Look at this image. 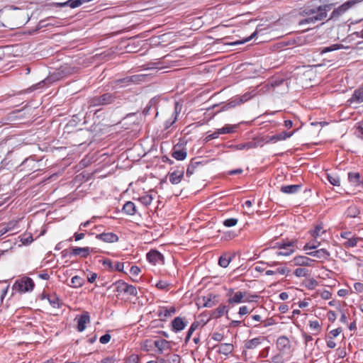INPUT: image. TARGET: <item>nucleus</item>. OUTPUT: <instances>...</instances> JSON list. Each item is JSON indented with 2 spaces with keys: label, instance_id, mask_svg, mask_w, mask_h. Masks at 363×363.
I'll use <instances>...</instances> for the list:
<instances>
[{
  "label": "nucleus",
  "instance_id": "nucleus-1",
  "mask_svg": "<svg viewBox=\"0 0 363 363\" xmlns=\"http://www.w3.org/2000/svg\"><path fill=\"white\" fill-rule=\"evenodd\" d=\"M333 4H324L315 7H306L300 11V16L304 17L298 21L299 26L315 24L318 21L325 20L327 13L333 9Z\"/></svg>",
  "mask_w": 363,
  "mask_h": 363
},
{
  "label": "nucleus",
  "instance_id": "nucleus-2",
  "mask_svg": "<svg viewBox=\"0 0 363 363\" xmlns=\"http://www.w3.org/2000/svg\"><path fill=\"white\" fill-rule=\"evenodd\" d=\"M353 0H348L337 8L334 9L328 21H338L349 9L356 6Z\"/></svg>",
  "mask_w": 363,
  "mask_h": 363
},
{
  "label": "nucleus",
  "instance_id": "nucleus-3",
  "mask_svg": "<svg viewBox=\"0 0 363 363\" xmlns=\"http://www.w3.org/2000/svg\"><path fill=\"white\" fill-rule=\"evenodd\" d=\"M228 296H230L228 300L229 304H238L251 301L250 296L247 295V292L237 291L234 293L233 289L228 290Z\"/></svg>",
  "mask_w": 363,
  "mask_h": 363
},
{
  "label": "nucleus",
  "instance_id": "nucleus-4",
  "mask_svg": "<svg viewBox=\"0 0 363 363\" xmlns=\"http://www.w3.org/2000/svg\"><path fill=\"white\" fill-rule=\"evenodd\" d=\"M114 100L115 96L110 93H106L101 96H95L89 100V108L108 105L113 103Z\"/></svg>",
  "mask_w": 363,
  "mask_h": 363
},
{
  "label": "nucleus",
  "instance_id": "nucleus-5",
  "mask_svg": "<svg viewBox=\"0 0 363 363\" xmlns=\"http://www.w3.org/2000/svg\"><path fill=\"white\" fill-rule=\"evenodd\" d=\"M274 247L279 249V250L276 252L277 256H289L295 252V242L287 241L277 242Z\"/></svg>",
  "mask_w": 363,
  "mask_h": 363
},
{
  "label": "nucleus",
  "instance_id": "nucleus-6",
  "mask_svg": "<svg viewBox=\"0 0 363 363\" xmlns=\"http://www.w3.org/2000/svg\"><path fill=\"white\" fill-rule=\"evenodd\" d=\"M14 287L21 292H27L33 290L34 283L30 278L25 277L16 281Z\"/></svg>",
  "mask_w": 363,
  "mask_h": 363
},
{
  "label": "nucleus",
  "instance_id": "nucleus-7",
  "mask_svg": "<svg viewBox=\"0 0 363 363\" xmlns=\"http://www.w3.org/2000/svg\"><path fill=\"white\" fill-rule=\"evenodd\" d=\"M172 330L178 333L184 330L188 325V321L184 318L176 317L172 321Z\"/></svg>",
  "mask_w": 363,
  "mask_h": 363
},
{
  "label": "nucleus",
  "instance_id": "nucleus-8",
  "mask_svg": "<svg viewBox=\"0 0 363 363\" xmlns=\"http://www.w3.org/2000/svg\"><path fill=\"white\" fill-rule=\"evenodd\" d=\"M294 265L301 267H311L313 265L315 260L306 256H296L293 259Z\"/></svg>",
  "mask_w": 363,
  "mask_h": 363
},
{
  "label": "nucleus",
  "instance_id": "nucleus-9",
  "mask_svg": "<svg viewBox=\"0 0 363 363\" xmlns=\"http://www.w3.org/2000/svg\"><path fill=\"white\" fill-rule=\"evenodd\" d=\"M92 251V249L89 247H75L72 249V252L70 253L71 256H80L83 258H86L91 252Z\"/></svg>",
  "mask_w": 363,
  "mask_h": 363
},
{
  "label": "nucleus",
  "instance_id": "nucleus-10",
  "mask_svg": "<svg viewBox=\"0 0 363 363\" xmlns=\"http://www.w3.org/2000/svg\"><path fill=\"white\" fill-rule=\"evenodd\" d=\"M96 238L108 243L116 242L118 240V235L113 233H103L98 234L96 235Z\"/></svg>",
  "mask_w": 363,
  "mask_h": 363
},
{
  "label": "nucleus",
  "instance_id": "nucleus-11",
  "mask_svg": "<svg viewBox=\"0 0 363 363\" xmlns=\"http://www.w3.org/2000/svg\"><path fill=\"white\" fill-rule=\"evenodd\" d=\"M77 320V330L82 332L86 328V325L89 323L90 317L87 312L83 313L79 318H76Z\"/></svg>",
  "mask_w": 363,
  "mask_h": 363
},
{
  "label": "nucleus",
  "instance_id": "nucleus-12",
  "mask_svg": "<svg viewBox=\"0 0 363 363\" xmlns=\"http://www.w3.org/2000/svg\"><path fill=\"white\" fill-rule=\"evenodd\" d=\"M147 259L153 264L163 262V255L157 250H151L147 254Z\"/></svg>",
  "mask_w": 363,
  "mask_h": 363
},
{
  "label": "nucleus",
  "instance_id": "nucleus-13",
  "mask_svg": "<svg viewBox=\"0 0 363 363\" xmlns=\"http://www.w3.org/2000/svg\"><path fill=\"white\" fill-rule=\"evenodd\" d=\"M187 155L186 150L177 145L174 147L172 156L177 160H184Z\"/></svg>",
  "mask_w": 363,
  "mask_h": 363
},
{
  "label": "nucleus",
  "instance_id": "nucleus-14",
  "mask_svg": "<svg viewBox=\"0 0 363 363\" xmlns=\"http://www.w3.org/2000/svg\"><path fill=\"white\" fill-rule=\"evenodd\" d=\"M307 255L316 257L319 259L326 260L329 258L330 254L325 249H320L310 252H307Z\"/></svg>",
  "mask_w": 363,
  "mask_h": 363
},
{
  "label": "nucleus",
  "instance_id": "nucleus-15",
  "mask_svg": "<svg viewBox=\"0 0 363 363\" xmlns=\"http://www.w3.org/2000/svg\"><path fill=\"white\" fill-rule=\"evenodd\" d=\"M184 170H175L169 173V179L172 184H177L184 177Z\"/></svg>",
  "mask_w": 363,
  "mask_h": 363
},
{
  "label": "nucleus",
  "instance_id": "nucleus-16",
  "mask_svg": "<svg viewBox=\"0 0 363 363\" xmlns=\"http://www.w3.org/2000/svg\"><path fill=\"white\" fill-rule=\"evenodd\" d=\"M265 340V337L259 336L252 340H247L245 342V347L249 350H254L260 345L262 342Z\"/></svg>",
  "mask_w": 363,
  "mask_h": 363
},
{
  "label": "nucleus",
  "instance_id": "nucleus-17",
  "mask_svg": "<svg viewBox=\"0 0 363 363\" xmlns=\"http://www.w3.org/2000/svg\"><path fill=\"white\" fill-rule=\"evenodd\" d=\"M294 134V132L291 133H287V132H281L279 134L274 135L272 136H270L269 139L267 140V143H277L280 140H284L288 138H290Z\"/></svg>",
  "mask_w": 363,
  "mask_h": 363
},
{
  "label": "nucleus",
  "instance_id": "nucleus-18",
  "mask_svg": "<svg viewBox=\"0 0 363 363\" xmlns=\"http://www.w3.org/2000/svg\"><path fill=\"white\" fill-rule=\"evenodd\" d=\"M348 179L354 186H363V178L361 177L358 172H350L348 174Z\"/></svg>",
  "mask_w": 363,
  "mask_h": 363
},
{
  "label": "nucleus",
  "instance_id": "nucleus-19",
  "mask_svg": "<svg viewBox=\"0 0 363 363\" xmlns=\"http://www.w3.org/2000/svg\"><path fill=\"white\" fill-rule=\"evenodd\" d=\"M154 345L158 349V353L162 354L164 350H169L171 347L170 342L166 340H158L154 342Z\"/></svg>",
  "mask_w": 363,
  "mask_h": 363
},
{
  "label": "nucleus",
  "instance_id": "nucleus-20",
  "mask_svg": "<svg viewBox=\"0 0 363 363\" xmlns=\"http://www.w3.org/2000/svg\"><path fill=\"white\" fill-rule=\"evenodd\" d=\"M277 345L280 351H285L290 348V341L286 337L282 336L277 339Z\"/></svg>",
  "mask_w": 363,
  "mask_h": 363
},
{
  "label": "nucleus",
  "instance_id": "nucleus-21",
  "mask_svg": "<svg viewBox=\"0 0 363 363\" xmlns=\"http://www.w3.org/2000/svg\"><path fill=\"white\" fill-rule=\"evenodd\" d=\"M301 186L298 184L282 186L281 187V191L288 194H295L301 189Z\"/></svg>",
  "mask_w": 363,
  "mask_h": 363
},
{
  "label": "nucleus",
  "instance_id": "nucleus-22",
  "mask_svg": "<svg viewBox=\"0 0 363 363\" xmlns=\"http://www.w3.org/2000/svg\"><path fill=\"white\" fill-rule=\"evenodd\" d=\"M218 352L224 355H228L233 351V345L229 343H223L218 346Z\"/></svg>",
  "mask_w": 363,
  "mask_h": 363
},
{
  "label": "nucleus",
  "instance_id": "nucleus-23",
  "mask_svg": "<svg viewBox=\"0 0 363 363\" xmlns=\"http://www.w3.org/2000/svg\"><path fill=\"white\" fill-rule=\"evenodd\" d=\"M233 257V255L228 253L222 255L218 259V264L223 268L227 267L229 265Z\"/></svg>",
  "mask_w": 363,
  "mask_h": 363
},
{
  "label": "nucleus",
  "instance_id": "nucleus-24",
  "mask_svg": "<svg viewBox=\"0 0 363 363\" xmlns=\"http://www.w3.org/2000/svg\"><path fill=\"white\" fill-rule=\"evenodd\" d=\"M351 103H362L363 102V89H358L354 91L352 96L350 99Z\"/></svg>",
  "mask_w": 363,
  "mask_h": 363
},
{
  "label": "nucleus",
  "instance_id": "nucleus-25",
  "mask_svg": "<svg viewBox=\"0 0 363 363\" xmlns=\"http://www.w3.org/2000/svg\"><path fill=\"white\" fill-rule=\"evenodd\" d=\"M362 238L357 236H353L352 238L348 239L347 240H345L342 245L345 248H350V247H354L357 245V243L359 240H361Z\"/></svg>",
  "mask_w": 363,
  "mask_h": 363
},
{
  "label": "nucleus",
  "instance_id": "nucleus-26",
  "mask_svg": "<svg viewBox=\"0 0 363 363\" xmlns=\"http://www.w3.org/2000/svg\"><path fill=\"white\" fill-rule=\"evenodd\" d=\"M123 211L128 215H133L135 213V206L132 201H127L123 207Z\"/></svg>",
  "mask_w": 363,
  "mask_h": 363
},
{
  "label": "nucleus",
  "instance_id": "nucleus-27",
  "mask_svg": "<svg viewBox=\"0 0 363 363\" xmlns=\"http://www.w3.org/2000/svg\"><path fill=\"white\" fill-rule=\"evenodd\" d=\"M89 2L88 0H68L63 4L64 6H69L70 8L74 9L80 6L84 3Z\"/></svg>",
  "mask_w": 363,
  "mask_h": 363
},
{
  "label": "nucleus",
  "instance_id": "nucleus-28",
  "mask_svg": "<svg viewBox=\"0 0 363 363\" xmlns=\"http://www.w3.org/2000/svg\"><path fill=\"white\" fill-rule=\"evenodd\" d=\"M84 280L79 276H74L71 279L70 286L74 288L81 287L84 285Z\"/></svg>",
  "mask_w": 363,
  "mask_h": 363
},
{
  "label": "nucleus",
  "instance_id": "nucleus-29",
  "mask_svg": "<svg viewBox=\"0 0 363 363\" xmlns=\"http://www.w3.org/2000/svg\"><path fill=\"white\" fill-rule=\"evenodd\" d=\"M177 105H178V104L176 103L175 111L173 113L172 118H169V120H167L164 123V126H165L166 129H168L169 128H170L177 120V114H178L177 113Z\"/></svg>",
  "mask_w": 363,
  "mask_h": 363
},
{
  "label": "nucleus",
  "instance_id": "nucleus-30",
  "mask_svg": "<svg viewBox=\"0 0 363 363\" xmlns=\"http://www.w3.org/2000/svg\"><path fill=\"white\" fill-rule=\"evenodd\" d=\"M213 296L211 294H209L206 296L202 297V303L203 307L211 308L214 306V302L213 301Z\"/></svg>",
  "mask_w": 363,
  "mask_h": 363
},
{
  "label": "nucleus",
  "instance_id": "nucleus-31",
  "mask_svg": "<svg viewBox=\"0 0 363 363\" xmlns=\"http://www.w3.org/2000/svg\"><path fill=\"white\" fill-rule=\"evenodd\" d=\"M325 233L322 225H318L315 229L311 231V235L313 238H317L321 236Z\"/></svg>",
  "mask_w": 363,
  "mask_h": 363
},
{
  "label": "nucleus",
  "instance_id": "nucleus-32",
  "mask_svg": "<svg viewBox=\"0 0 363 363\" xmlns=\"http://www.w3.org/2000/svg\"><path fill=\"white\" fill-rule=\"evenodd\" d=\"M176 313V309L174 307H170L169 308H163L160 313V316L162 317V316H164V318H167L169 316H171L173 314H174Z\"/></svg>",
  "mask_w": 363,
  "mask_h": 363
},
{
  "label": "nucleus",
  "instance_id": "nucleus-33",
  "mask_svg": "<svg viewBox=\"0 0 363 363\" xmlns=\"http://www.w3.org/2000/svg\"><path fill=\"white\" fill-rule=\"evenodd\" d=\"M48 300L50 304L53 308H60V299L58 298V297L56 295L52 294V295L48 296Z\"/></svg>",
  "mask_w": 363,
  "mask_h": 363
},
{
  "label": "nucleus",
  "instance_id": "nucleus-34",
  "mask_svg": "<svg viewBox=\"0 0 363 363\" xmlns=\"http://www.w3.org/2000/svg\"><path fill=\"white\" fill-rule=\"evenodd\" d=\"M255 146H256L255 143L250 142V143H241V144L236 145L233 146V148H234L237 150H245V149L248 150L250 148H253Z\"/></svg>",
  "mask_w": 363,
  "mask_h": 363
},
{
  "label": "nucleus",
  "instance_id": "nucleus-35",
  "mask_svg": "<svg viewBox=\"0 0 363 363\" xmlns=\"http://www.w3.org/2000/svg\"><path fill=\"white\" fill-rule=\"evenodd\" d=\"M327 179L328 182L333 186H339L340 184V177L336 174H327Z\"/></svg>",
  "mask_w": 363,
  "mask_h": 363
},
{
  "label": "nucleus",
  "instance_id": "nucleus-36",
  "mask_svg": "<svg viewBox=\"0 0 363 363\" xmlns=\"http://www.w3.org/2000/svg\"><path fill=\"white\" fill-rule=\"evenodd\" d=\"M320 245V242H318L316 238L313 239L311 241L306 244V245L303 247L304 250H314L318 248Z\"/></svg>",
  "mask_w": 363,
  "mask_h": 363
},
{
  "label": "nucleus",
  "instance_id": "nucleus-37",
  "mask_svg": "<svg viewBox=\"0 0 363 363\" xmlns=\"http://www.w3.org/2000/svg\"><path fill=\"white\" fill-rule=\"evenodd\" d=\"M237 125H226L224 127L218 129V133L221 134H228L233 133L235 129L236 128Z\"/></svg>",
  "mask_w": 363,
  "mask_h": 363
},
{
  "label": "nucleus",
  "instance_id": "nucleus-38",
  "mask_svg": "<svg viewBox=\"0 0 363 363\" xmlns=\"http://www.w3.org/2000/svg\"><path fill=\"white\" fill-rule=\"evenodd\" d=\"M127 283L119 280L114 283V286H116V290L117 292H124L126 291Z\"/></svg>",
  "mask_w": 363,
  "mask_h": 363
},
{
  "label": "nucleus",
  "instance_id": "nucleus-39",
  "mask_svg": "<svg viewBox=\"0 0 363 363\" xmlns=\"http://www.w3.org/2000/svg\"><path fill=\"white\" fill-rule=\"evenodd\" d=\"M359 214V210L354 206H350L347 210V216L356 218Z\"/></svg>",
  "mask_w": 363,
  "mask_h": 363
},
{
  "label": "nucleus",
  "instance_id": "nucleus-40",
  "mask_svg": "<svg viewBox=\"0 0 363 363\" xmlns=\"http://www.w3.org/2000/svg\"><path fill=\"white\" fill-rule=\"evenodd\" d=\"M294 274L296 277H306L308 276V270L306 268H297L295 269Z\"/></svg>",
  "mask_w": 363,
  "mask_h": 363
},
{
  "label": "nucleus",
  "instance_id": "nucleus-41",
  "mask_svg": "<svg viewBox=\"0 0 363 363\" xmlns=\"http://www.w3.org/2000/svg\"><path fill=\"white\" fill-rule=\"evenodd\" d=\"M152 196L150 194H145L139 198V201L145 206L150 205L152 201Z\"/></svg>",
  "mask_w": 363,
  "mask_h": 363
},
{
  "label": "nucleus",
  "instance_id": "nucleus-42",
  "mask_svg": "<svg viewBox=\"0 0 363 363\" xmlns=\"http://www.w3.org/2000/svg\"><path fill=\"white\" fill-rule=\"evenodd\" d=\"M199 164V162H191L186 169V175L190 177L195 172L196 168Z\"/></svg>",
  "mask_w": 363,
  "mask_h": 363
},
{
  "label": "nucleus",
  "instance_id": "nucleus-43",
  "mask_svg": "<svg viewBox=\"0 0 363 363\" xmlns=\"http://www.w3.org/2000/svg\"><path fill=\"white\" fill-rule=\"evenodd\" d=\"M167 363H180L181 357L177 354L167 355Z\"/></svg>",
  "mask_w": 363,
  "mask_h": 363
},
{
  "label": "nucleus",
  "instance_id": "nucleus-44",
  "mask_svg": "<svg viewBox=\"0 0 363 363\" xmlns=\"http://www.w3.org/2000/svg\"><path fill=\"white\" fill-rule=\"evenodd\" d=\"M142 75H133L130 77H127L121 80L123 83H129V82H136L140 80V78L143 77Z\"/></svg>",
  "mask_w": 363,
  "mask_h": 363
},
{
  "label": "nucleus",
  "instance_id": "nucleus-45",
  "mask_svg": "<svg viewBox=\"0 0 363 363\" xmlns=\"http://www.w3.org/2000/svg\"><path fill=\"white\" fill-rule=\"evenodd\" d=\"M309 326H310L311 329L317 331V333H314L315 335L318 334L320 331V328H321L320 324L316 320H310Z\"/></svg>",
  "mask_w": 363,
  "mask_h": 363
},
{
  "label": "nucleus",
  "instance_id": "nucleus-46",
  "mask_svg": "<svg viewBox=\"0 0 363 363\" xmlns=\"http://www.w3.org/2000/svg\"><path fill=\"white\" fill-rule=\"evenodd\" d=\"M198 325H199V324L197 323H193L191 324V325L190 326V328H189V329L188 330L186 337L185 338L186 343L189 340L191 335L193 334V333L194 332L196 328L198 327Z\"/></svg>",
  "mask_w": 363,
  "mask_h": 363
},
{
  "label": "nucleus",
  "instance_id": "nucleus-47",
  "mask_svg": "<svg viewBox=\"0 0 363 363\" xmlns=\"http://www.w3.org/2000/svg\"><path fill=\"white\" fill-rule=\"evenodd\" d=\"M238 221V220L237 218H228L223 221V225L226 227H233V226H235V225H237Z\"/></svg>",
  "mask_w": 363,
  "mask_h": 363
},
{
  "label": "nucleus",
  "instance_id": "nucleus-48",
  "mask_svg": "<svg viewBox=\"0 0 363 363\" xmlns=\"http://www.w3.org/2000/svg\"><path fill=\"white\" fill-rule=\"evenodd\" d=\"M276 274H279L281 275H288V274L291 272V270L286 267V266H282L278 267L276 270Z\"/></svg>",
  "mask_w": 363,
  "mask_h": 363
},
{
  "label": "nucleus",
  "instance_id": "nucleus-49",
  "mask_svg": "<svg viewBox=\"0 0 363 363\" xmlns=\"http://www.w3.org/2000/svg\"><path fill=\"white\" fill-rule=\"evenodd\" d=\"M33 239L31 235H23L21 241L23 245H29L33 242Z\"/></svg>",
  "mask_w": 363,
  "mask_h": 363
},
{
  "label": "nucleus",
  "instance_id": "nucleus-50",
  "mask_svg": "<svg viewBox=\"0 0 363 363\" xmlns=\"http://www.w3.org/2000/svg\"><path fill=\"white\" fill-rule=\"evenodd\" d=\"M125 293L128 294L130 295H132V296H136L138 294V291H137V289L134 286L127 284Z\"/></svg>",
  "mask_w": 363,
  "mask_h": 363
},
{
  "label": "nucleus",
  "instance_id": "nucleus-51",
  "mask_svg": "<svg viewBox=\"0 0 363 363\" xmlns=\"http://www.w3.org/2000/svg\"><path fill=\"white\" fill-rule=\"evenodd\" d=\"M139 357L137 354H131L126 359L125 363H138Z\"/></svg>",
  "mask_w": 363,
  "mask_h": 363
},
{
  "label": "nucleus",
  "instance_id": "nucleus-52",
  "mask_svg": "<svg viewBox=\"0 0 363 363\" xmlns=\"http://www.w3.org/2000/svg\"><path fill=\"white\" fill-rule=\"evenodd\" d=\"M318 285V281L314 279H310L308 280L306 286L308 289H313Z\"/></svg>",
  "mask_w": 363,
  "mask_h": 363
},
{
  "label": "nucleus",
  "instance_id": "nucleus-53",
  "mask_svg": "<svg viewBox=\"0 0 363 363\" xmlns=\"http://www.w3.org/2000/svg\"><path fill=\"white\" fill-rule=\"evenodd\" d=\"M219 135H220V134L218 133V129L217 131H216V132H214V133H213L211 134L208 135L205 138L204 140L206 142H208V141H210V140H211L213 139H216V138H218Z\"/></svg>",
  "mask_w": 363,
  "mask_h": 363
},
{
  "label": "nucleus",
  "instance_id": "nucleus-54",
  "mask_svg": "<svg viewBox=\"0 0 363 363\" xmlns=\"http://www.w3.org/2000/svg\"><path fill=\"white\" fill-rule=\"evenodd\" d=\"M353 236L354 235L350 231H343L340 233V237L345 239V240H347L348 239L352 238Z\"/></svg>",
  "mask_w": 363,
  "mask_h": 363
},
{
  "label": "nucleus",
  "instance_id": "nucleus-55",
  "mask_svg": "<svg viewBox=\"0 0 363 363\" xmlns=\"http://www.w3.org/2000/svg\"><path fill=\"white\" fill-rule=\"evenodd\" d=\"M111 337L109 334H105L100 337L99 341L101 344H106L110 341Z\"/></svg>",
  "mask_w": 363,
  "mask_h": 363
},
{
  "label": "nucleus",
  "instance_id": "nucleus-56",
  "mask_svg": "<svg viewBox=\"0 0 363 363\" xmlns=\"http://www.w3.org/2000/svg\"><path fill=\"white\" fill-rule=\"evenodd\" d=\"M250 313L249 308L247 306H242L239 308L238 314L244 315Z\"/></svg>",
  "mask_w": 363,
  "mask_h": 363
},
{
  "label": "nucleus",
  "instance_id": "nucleus-57",
  "mask_svg": "<svg viewBox=\"0 0 363 363\" xmlns=\"http://www.w3.org/2000/svg\"><path fill=\"white\" fill-rule=\"evenodd\" d=\"M124 264L123 262H116L113 264V269L118 272H122L123 270Z\"/></svg>",
  "mask_w": 363,
  "mask_h": 363
},
{
  "label": "nucleus",
  "instance_id": "nucleus-58",
  "mask_svg": "<svg viewBox=\"0 0 363 363\" xmlns=\"http://www.w3.org/2000/svg\"><path fill=\"white\" fill-rule=\"evenodd\" d=\"M354 289L357 293L363 292V284L360 282H356L354 284Z\"/></svg>",
  "mask_w": 363,
  "mask_h": 363
},
{
  "label": "nucleus",
  "instance_id": "nucleus-59",
  "mask_svg": "<svg viewBox=\"0 0 363 363\" xmlns=\"http://www.w3.org/2000/svg\"><path fill=\"white\" fill-rule=\"evenodd\" d=\"M157 288L160 289H167L169 286V284L166 281H160L156 284Z\"/></svg>",
  "mask_w": 363,
  "mask_h": 363
},
{
  "label": "nucleus",
  "instance_id": "nucleus-60",
  "mask_svg": "<svg viewBox=\"0 0 363 363\" xmlns=\"http://www.w3.org/2000/svg\"><path fill=\"white\" fill-rule=\"evenodd\" d=\"M130 272L132 275L138 276L140 272V269L137 266H132Z\"/></svg>",
  "mask_w": 363,
  "mask_h": 363
},
{
  "label": "nucleus",
  "instance_id": "nucleus-61",
  "mask_svg": "<svg viewBox=\"0 0 363 363\" xmlns=\"http://www.w3.org/2000/svg\"><path fill=\"white\" fill-rule=\"evenodd\" d=\"M224 336L221 333H214L213 334L212 338L216 341H221L223 339Z\"/></svg>",
  "mask_w": 363,
  "mask_h": 363
},
{
  "label": "nucleus",
  "instance_id": "nucleus-62",
  "mask_svg": "<svg viewBox=\"0 0 363 363\" xmlns=\"http://www.w3.org/2000/svg\"><path fill=\"white\" fill-rule=\"evenodd\" d=\"M342 332V329L340 328H336V329H334V330H332L330 332V334L333 337H336L337 336H338L340 335V333Z\"/></svg>",
  "mask_w": 363,
  "mask_h": 363
},
{
  "label": "nucleus",
  "instance_id": "nucleus-63",
  "mask_svg": "<svg viewBox=\"0 0 363 363\" xmlns=\"http://www.w3.org/2000/svg\"><path fill=\"white\" fill-rule=\"evenodd\" d=\"M357 135L361 138L362 139H363V123L362 124H360L357 128Z\"/></svg>",
  "mask_w": 363,
  "mask_h": 363
},
{
  "label": "nucleus",
  "instance_id": "nucleus-64",
  "mask_svg": "<svg viewBox=\"0 0 363 363\" xmlns=\"http://www.w3.org/2000/svg\"><path fill=\"white\" fill-rule=\"evenodd\" d=\"M331 296H332V294L328 291H324L321 293V297H322V298H323L325 300L330 299L331 298Z\"/></svg>",
  "mask_w": 363,
  "mask_h": 363
}]
</instances>
